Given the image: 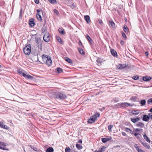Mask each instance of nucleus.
<instances>
[{
    "label": "nucleus",
    "mask_w": 152,
    "mask_h": 152,
    "mask_svg": "<svg viewBox=\"0 0 152 152\" xmlns=\"http://www.w3.org/2000/svg\"><path fill=\"white\" fill-rule=\"evenodd\" d=\"M146 102L145 100H142L140 102V104L141 106H142L145 104Z\"/></svg>",
    "instance_id": "33"
},
{
    "label": "nucleus",
    "mask_w": 152,
    "mask_h": 152,
    "mask_svg": "<svg viewBox=\"0 0 152 152\" xmlns=\"http://www.w3.org/2000/svg\"><path fill=\"white\" fill-rule=\"evenodd\" d=\"M71 149L69 147H67L65 149V152H70L71 151Z\"/></svg>",
    "instance_id": "37"
},
{
    "label": "nucleus",
    "mask_w": 152,
    "mask_h": 152,
    "mask_svg": "<svg viewBox=\"0 0 152 152\" xmlns=\"http://www.w3.org/2000/svg\"><path fill=\"white\" fill-rule=\"evenodd\" d=\"M79 142L80 143H82V140H80L79 141Z\"/></svg>",
    "instance_id": "61"
},
{
    "label": "nucleus",
    "mask_w": 152,
    "mask_h": 152,
    "mask_svg": "<svg viewBox=\"0 0 152 152\" xmlns=\"http://www.w3.org/2000/svg\"><path fill=\"white\" fill-rule=\"evenodd\" d=\"M18 72L20 75H22L23 77L26 74V73L24 72V71L20 69L18 70Z\"/></svg>",
    "instance_id": "9"
},
{
    "label": "nucleus",
    "mask_w": 152,
    "mask_h": 152,
    "mask_svg": "<svg viewBox=\"0 0 152 152\" xmlns=\"http://www.w3.org/2000/svg\"><path fill=\"white\" fill-rule=\"evenodd\" d=\"M65 60L68 63H69L70 64L72 63V60L69 58L67 57H65L64 58Z\"/></svg>",
    "instance_id": "25"
},
{
    "label": "nucleus",
    "mask_w": 152,
    "mask_h": 152,
    "mask_svg": "<svg viewBox=\"0 0 152 152\" xmlns=\"http://www.w3.org/2000/svg\"><path fill=\"white\" fill-rule=\"evenodd\" d=\"M53 149L52 147H50L48 148L46 150L47 152H53Z\"/></svg>",
    "instance_id": "30"
},
{
    "label": "nucleus",
    "mask_w": 152,
    "mask_h": 152,
    "mask_svg": "<svg viewBox=\"0 0 152 152\" xmlns=\"http://www.w3.org/2000/svg\"><path fill=\"white\" fill-rule=\"evenodd\" d=\"M111 26L113 28H115V25L114 23L113 22V21L112 20H110L109 21Z\"/></svg>",
    "instance_id": "27"
},
{
    "label": "nucleus",
    "mask_w": 152,
    "mask_h": 152,
    "mask_svg": "<svg viewBox=\"0 0 152 152\" xmlns=\"http://www.w3.org/2000/svg\"><path fill=\"white\" fill-rule=\"evenodd\" d=\"M57 72L59 73H61L62 72V70L61 69L58 68L57 69Z\"/></svg>",
    "instance_id": "40"
},
{
    "label": "nucleus",
    "mask_w": 152,
    "mask_h": 152,
    "mask_svg": "<svg viewBox=\"0 0 152 152\" xmlns=\"http://www.w3.org/2000/svg\"><path fill=\"white\" fill-rule=\"evenodd\" d=\"M143 137L145 140L148 142H150V141L148 137L146 136V135L145 134H144L143 135Z\"/></svg>",
    "instance_id": "26"
},
{
    "label": "nucleus",
    "mask_w": 152,
    "mask_h": 152,
    "mask_svg": "<svg viewBox=\"0 0 152 152\" xmlns=\"http://www.w3.org/2000/svg\"><path fill=\"white\" fill-rule=\"evenodd\" d=\"M99 22L100 24H102L103 23V22H102V20H99Z\"/></svg>",
    "instance_id": "55"
},
{
    "label": "nucleus",
    "mask_w": 152,
    "mask_h": 152,
    "mask_svg": "<svg viewBox=\"0 0 152 152\" xmlns=\"http://www.w3.org/2000/svg\"><path fill=\"white\" fill-rule=\"evenodd\" d=\"M111 54L113 55V56L115 57L117 55V52L115 51L113 49H111Z\"/></svg>",
    "instance_id": "17"
},
{
    "label": "nucleus",
    "mask_w": 152,
    "mask_h": 152,
    "mask_svg": "<svg viewBox=\"0 0 152 152\" xmlns=\"http://www.w3.org/2000/svg\"><path fill=\"white\" fill-rule=\"evenodd\" d=\"M99 114L98 113L94 115L91 116L90 117V119L88 120V122L89 123H94L97 118L99 116Z\"/></svg>",
    "instance_id": "3"
},
{
    "label": "nucleus",
    "mask_w": 152,
    "mask_h": 152,
    "mask_svg": "<svg viewBox=\"0 0 152 152\" xmlns=\"http://www.w3.org/2000/svg\"><path fill=\"white\" fill-rule=\"evenodd\" d=\"M134 134L135 136L137 137V135L139 134L137 133H134Z\"/></svg>",
    "instance_id": "57"
},
{
    "label": "nucleus",
    "mask_w": 152,
    "mask_h": 152,
    "mask_svg": "<svg viewBox=\"0 0 152 152\" xmlns=\"http://www.w3.org/2000/svg\"><path fill=\"white\" fill-rule=\"evenodd\" d=\"M148 104H152V98L149 99L148 101Z\"/></svg>",
    "instance_id": "44"
},
{
    "label": "nucleus",
    "mask_w": 152,
    "mask_h": 152,
    "mask_svg": "<svg viewBox=\"0 0 152 152\" xmlns=\"http://www.w3.org/2000/svg\"><path fill=\"white\" fill-rule=\"evenodd\" d=\"M37 14H38V13L41 14V13H42V10H39L38 9L37 10Z\"/></svg>",
    "instance_id": "47"
},
{
    "label": "nucleus",
    "mask_w": 152,
    "mask_h": 152,
    "mask_svg": "<svg viewBox=\"0 0 152 152\" xmlns=\"http://www.w3.org/2000/svg\"><path fill=\"white\" fill-rule=\"evenodd\" d=\"M126 66L125 64H118L116 65V67L118 69H122L124 68Z\"/></svg>",
    "instance_id": "8"
},
{
    "label": "nucleus",
    "mask_w": 152,
    "mask_h": 152,
    "mask_svg": "<svg viewBox=\"0 0 152 152\" xmlns=\"http://www.w3.org/2000/svg\"><path fill=\"white\" fill-rule=\"evenodd\" d=\"M95 152H102V151H100V149H99L98 151H95Z\"/></svg>",
    "instance_id": "59"
},
{
    "label": "nucleus",
    "mask_w": 152,
    "mask_h": 152,
    "mask_svg": "<svg viewBox=\"0 0 152 152\" xmlns=\"http://www.w3.org/2000/svg\"><path fill=\"white\" fill-rule=\"evenodd\" d=\"M148 116L149 118H150L151 119H152V114L151 113H149L148 114Z\"/></svg>",
    "instance_id": "54"
},
{
    "label": "nucleus",
    "mask_w": 152,
    "mask_h": 152,
    "mask_svg": "<svg viewBox=\"0 0 152 152\" xmlns=\"http://www.w3.org/2000/svg\"><path fill=\"white\" fill-rule=\"evenodd\" d=\"M24 53L27 55H29L31 53V47L30 45H28L26 46L23 49Z\"/></svg>",
    "instance_id": "2"
},
{
    "label": "nucleus",
    "mask_w": 152,
    "mask_h": 152,
    "mask_svg": "<svg viewBox=\"0 0 152 152\" xmlns=\"http://www.w3.org/2000/svg\"><path fill=\"white\" fill-rule=\"evenodd\" d=\"M76 146L77 148L78 149H81L82 148V146L78 144H76Z\"/></svg>",
    "instance_id": "31"
},
{
    "label": "nucleus",
    "mask_w": 152,
    "mask_h": 152,
    "mask_svg": "<svg viewBox=\"0 0 152 152\" xmlns=\"http://www.w3.org/2000/svg\"><path fill=\"white\" fill-rule=\"evenodd\" d=\"M131 120L133 123H135L140 120V118L138 117L134 118H131Z\"/></svg>",
    "instance_id": "15"
},
{
    "label": "nucleus",
    "mask_w": 152,
    "mask_h": 152,
    "mask_svg": "<svg viewBox=\"0 0 152 152\" xmlns=\"http://www.w3.org/2000/svg\"><path fill=\"white\" fill-rule=\"evenodd\" d=\"M84 19L87 23H90V18L88 15H85L84 17Z\"/></svg>",
    "instance_id": "13"
},
{
    "label": "nucleus",
    "mask_w": 152,
    "mask_h": 152,
    "mask_svg": "<svg viewBox=\"0 0 152 152\" xmlns=\"http://www.w3.org/2000/svg\"><path fill=\"white\" fill-rule=\"evenodd\" d=\"M36 15L37 17L38 20L40 21H42V19L40 13L37 14Z\"/></svg>",
    "instance_id": "21"
},
{
    "label": "nucleus",
    "mask_w": 152,
    "mask_h": 152,
    "mask_svg": "<svg viewBox=\"0 0 152 152\" xmlns=\"http://www.w3.org/2000/svg\"><path fill=\"white\" fill-rule=\"evenodd\" d=\"M79 44L80 45H82V44L81 42H80Z\"/></svg>",
    "instance_id": "63"
},
{
    "label": "nucleus",
    "mask_w": 152,
    "mask_h": 152,
    "mask_svg": "<svg viewBox=\"0 0 152 152\" xmlns=\"http://www.w3.org/2000/svg\"><path fill=\"white\" fill-rule=\"evenodd\" d=\"M4 125V124L3 123H1V125H0V127H1V128H3Z\"/></svg>",
    "instance_id": "51"
},
{
    "label": "nucleus",
    "mask_w": 152,
    "mask_h": 152,
    "mask_svg": "<svg viewBox=\"0 0 152 152\" xmlns=\"http://www.w3.org/2000/svg\"><path fill=\"white\" fill-rule=\"evenodd\" d=\"M145 55L146 56H148V53L147 52H146L145 53Z\"/></svg>",
    "instance_id": "58"
},
{
    "label": "nucleus",
    "mask_w": 152,
    "mask_h": 152,
    "mask_svg": "<svg viewBox=\"0 0 152 152\" xmlns=\"http://www.w3.org/2000/svg\"><path fill=\"white\" fill-rule=\"evenodd\" d=\"M142 130V129H134V130L133 131V132H139Z\"/></svg>",
    "instance_id": "36"
},
{
    "label": "nucleus",
    "mask_w": 152,
    "mask_h": 152,
    "mask_svg": "<svg viewBox=\"0 0 152 152\" xmlns=\"http://www.w3.org/2000/svg\"><path fill=\"white\" fill-rule=\"evenodd\" d=\"M122 134L124 136H126L127 135L126 134L125 132H122Z\"/></svg>",
    "instance_id": "56"
},
{
    "label": "nucleus",
    "mask_w": 152,
    "mask_h": 152,
    "mask_svg": "<svg viewBox=\"0 0 152 152\" xmlns=\"http://www.w3.org/2000/svg\"><path fill=\"white\" fill-rule=\"evenodd\" d=\"M151 77L148 76H145L142 77L143 80L145 81H148L151 79Z\"/></svg>",
    "instance_id": "6"
},
{
    "label": "nucleus",
    "mask_w": 152,
    "mask_h": 152,
    "mask_svg": "<svg viewBox=\"0 0 152 152\" xmlns=\"http://www.w3.org/2000/svg\"><path fill=\"white\" fill-rule=\"evenodd\" d=\"M109 140V139L108 138H102V141L103 143H105Z\"/></svg>",
    "instance_id": "34"
},
{
    "label": "nucleus",
    "mask_w": 152,
    "mask_h": 152,
    "mask_svg": "<svg viewBox=\"0 0 152 152\" xmlns=\"http://www.w3.org/2000/svg\"><path fill=\"white\" fill-rule=\"evenodd\" d=\"M86 37L90 43L91 44L92 43V40L89 36L87 34L86 35Z\"/></svg>",
    "instance_id": "20"
},
{
    "label": "nucleus",
    "mask_w": 152,
    "mask_h": 152,
    "mask_svg": "<svg viewBox=\"0 0 152 152\" xmlns=\"http://www.w3.org/2000/svg\"><path fill=\"white\" fill-rule=\"evenodd\" d=\"M68 5L72 9L75 8L76 7V5L74 4L72 0L68 1Z\"/></svg>",
    "instance_id": "5"
},
{
    "label": "nucleus",
    "mask_w": 152,
    "mask_h": 152,
    "mask_svg": "<svg viewBox=\"0 0 152 152\" xmlns=\"http://www.w3.org/2000/svg\"><path fill=\"white\" fill-rule=\"evenodd\" d=\"M56 39L58 41L60 42L61 44H62L63 43V42L61 39V38L59 37V36H57L56 37Z\"/></svg>",
    "instance_id": "28"
},
{
    "label": "nucleus",
    "mask_w": 152,
    "mask_h": 152,
    "mask_svg": "<svg viewBox=\"0 0 152 152\" xmlns=\"http://www.w3.org/2000/svg\"><path fill=\"white\" fill-rule=\"evenodd\" d=\"M139 77L137 76H134L132 77V78L135 80H137L138 79Z\"/></svg>",
    "instance_id": "45"
},
{
    "label": "nucleus",
    "mask_w": 152,
    "mask_h": 152,
    "mask_svg": "<svg viewBox=\"0 0 152 152\" xmlns=\"http://www.w3.org/2000/svg\"><path fill=\"white\" fill-rule=\"evenodd\" d=\"M18 72L20 75H22L23 77L26 74V73L24 72V71L20 69L18 70Z\"/></svg>",
    "instance_id": "10"
},
{
    "label": "nucleus",
    "mask_w": 152,
    "mask_h": 152,
    "mask_svg": "<svg viewBox=\"0 0 152 152\" xmlns=\"http://www.w3.org/2000/svg\"><path fill=\"white\" fill-rule=\"evenodd\" d=\"M42 57V61L45 63L48 66H50L52 64V61L50 57L49 56L43 55Z\"/></svg>",
    "instance_id": "1"
},
{
    "label": "nucleus",
    "mask_w": 152,
    "mask_h": 152,
    "mask_svg": "<svg viewBox=\"0 0 152 152\" xmlns=\"http://www.w3.org/2000/svg\"><path fill=\"white\" fill-rule=\"evenodd\" d=\"M58 31L61 34H65L64 29L61 28H59Z\"/></svg>",
    "instance_id": "18"
},
{
    "label": "nucleus",
    "mask_w": 152,
    "mask_h": 152,
    "mask_svg": "<svg viewBox=\"0 0 152 152\" xmlns=\"http://www.w3.org/2000/svg\"><path fill=\"white\" fill-rule=\"evenodd\" d=\"M149 111L151 112H152V108L151 109L149 110Z\"/></svg>",
    "instance_id": "62"
},
{
    "label": "nucleus",
    "mask_w": 152,
    "mask_h": 152,
    "mask_svg": "<svg viewBox=\"0 0 152 152\" xmlns=\"http://www.w3.org/2000/svg\"><path fill=\"white\" fill-rule=\"evenodd\" d=\"M125 130L126 132H129L130 133L132 134V130L127 128H126L125 129Z\"/></svg>",
    "instance_id": "38"
},
{
    "label": "nucleus",
    "mask_w": 152,
    "mask_h": 152,
    "mask_svg": "<svg viewBox=\"0 0 152 152\" xmlns=\"http://www.w3.org/2000/svg\"><path fill=\"white\" fill-rule=\"evenodd\" d=\"M54 13L57 15H58V12L55 9L53 10Z\"/></svg>",
    "instance_id": "48"
},
{
    "label": "nucleus",
    "mask_w": 152,
    "mask_h": 152,
    "mask_svg": "<svg viewBox=\"0 0 152 152\" xmlns=\"http://www.w3.org/2000/svg\"><path fill=\"white\" fill-rule=\"evenodd\" d=\"M113 127V126L112 125H110L108 126V130L110 132H111L112 131V129Z\"/></svg>",
    "instance_id": "35"
},
{
    "label": "nucleus",
    "mask_w": 152,
    "mask_h": 152,
    "mask_svg": "<svg viewBox=\"0 0 152 152\" xmlns=\"http://www.w3.org/2000/svg\"><path fill=\"white\" fill-rule=\"evenodd\" d=\"M9 127H8L7 125H4L3 126V129H5L8 130L9 129Z\"/></svg>",
    "instance_id": "43"
},
{
    "label": "nucleus",
    "mask_w": 152,
    "mask_h": 152,
    "mask_svg": "<svg viewBox=\"0 0 152 152\" xmlns=\"http://www.w3.org/2000/svg\"><path fill=\"white\" fill-rule=\"evenodd\" d=\"M149 119V116L146 115H144L143 117L142 120L145 121H147Z\"/></svg>",
    "instance_id": "14"
},
{
    "label": "nucleus",
    "mask_w": 152,
    "mask_h": 152,
    "mask_svg": "<svg viewBox=\"0 0 152 152\" xmlns=\"http://www.w3.org/2000/svg\"><path fill=\"white\" fill-rule=\"evenodd\" d=\"M59 98L61 99H63L66 97V96L63 94H61L59 95Z\"/></svg>",
    "instance_id": "22"
},
{
    "label": "nucleus",
    "mask_w": 152,
    "mask_h": 152,
    "mask_svg": "<svg viewBox=\"0 0 152 152\" xmlns=\"http://www.w3.org/2000/svg\"><path fill=\"white\" fill-rule=\"evenodd\" d=\"M29 24L31 27H33L35 25V22L34 19L31 18L29 20Z\"/></svg>",
    "instance_id": "11"
},
{
    "label": "nucleus",
    "mask_w": 152,
    "mask_h": 152,
    "mask_svg": "<svg viewBox=\"0 0 152 152\" xmlns=\"http://www.w3.org/2000/svg\"><path fill=\"white\" fill-rule=\"evenodd\" d=\"M106 148V147L105 146L102 147L101 148L99 149H100V151H102V152L104 151L105 148Z\"/></svg>",
    "instance_id": "42"
},
{
    "label": "nucleus",
    "mask_w": 152,
    "mask_h": 152,
    "mask_svg": "<svg viewBox=\"0 0 152 152\" xmlns=\"http://www.w3.org/2000/svg\"><path fill=\"white\" fill-rule=\"evenodd\" d=\"M24 77L27 79H29L30 80H32L34 78V77L33 76L26 73L24 75Z\"/></svg>",
    "instance_id": "7"
},
{
    "label": "nucleus",
    "mask_w": 152,
    "mask_h": 152,
    "mask_svg": "<svg viewBox=\"0 0 152 152\" xmlns=\"http://www.w3.org/2000/svg\"><path fill=\"white\" fill-rule=\"evenodd\" d=\"M134 147L135 148L136 150L138 151L140 149L139 148V147L138 146L137 144H135L134 145Z\"/></svg>",
    "instance_id": "39"
},
{
    "label": "nucleus",
    "mask_w": 152,
    "mask_h": 152,
    "mask_svg": "<svg viewBox=\"0 0 152 152\" xmlns=\"http://www.w3.org/2000/svg\"><path fill=\"white\" fill-rule=\"evenodd\" d=\"M96 61L98 63H101L102 62V60L101 58H98L96 60Z\"/></svg>",
    "instance_id": "41"
},
{
    "label": "nucleus",
    "mask_w": 152,
    "mask_h": 152,
    "mask_svg": "<svg viewBox=\"0 0 152 152\" xmlns=\"http://www.w3.org/2000/svg\"><path fill=\"white\" fill-rule=\"evenodd\" d=\"M34 2L37 4H38L39 3V0H34Z\"/></svg>",
    "instance_id": "52"
},
{
    "label": "nucleus",
    "mask_w": 152,
    "mask_h": 152,
    "mask_svg": "<svg viewBox=\"0 0 152 152\" xmlns=\"http://www.w3.org/2000/svg\"><path fill=\"white\" fill-rule=\"evenodd\" d=\"M132 106L130 104L127 103H122L121 104V106L122 107H128V106Z\"/></svg>",
    "instance_id": "16"
},
{
    "label": "nucleus",
    "mask_w": 152,
    "mask_h": 152,
    "mask_svg": "<svg viewBox=\"0 0 152 152\" xmlns=\"http://www.w3.org/2000/svg\"><path fill=\"white\" fill-rule=\"evenodd\" d=\"M120 43L122 45H123L124 44V41L121 40V41Z\"/></svg>",
    "instance_id": "49"
},
{
    "label": "nucleus",
    "mask_w": 152,
    "mask_h": 152,
    "mask_svg": "<svg viewBox=\"0 0 152 152\" xmlns=\"http://www.w3.org/2000/svg\"><path fill=\"white\" fill-rule=\"evenodd\" d=\"M43 39L45 41L48 42L50 40V35L48 33H46L43 37Z\"/></svg>",
    "instance_id": "4"
},
{
    "label": "nucleus",
    "mask_w": 152,
    "mask_h": 152,
    "mask_svg": "<svg viewBox=\"0 0 152 152\" xmlns=\"http://www.w3.org/2000/svg\"><path fill=\"white\" fill-rule=\"evenodd\" d=\"M1 123H2V122H0V125H1Z\"/></svg>",
    "instance_id": "64"
},
{
    "label": "nucleus",
    "mask_w": 152,
    "mask_h": 152,
    "mask_svg": "<svg viewBox=\"0 0 152 152\" xmlns=\"http://www.w3.org/2000/svg\"><path fill=\"white\" fill-rule=\"evenodd\" d=\"M145 146L148 149H150V146L148 145H145Z\"/></svg>",
    "instance_id": "50"
},
{
    "label": "nucleus",
    "mask_w": 152,
    "mask_h": 152,
    "mask_svg": "<svg viewBox=\"0 0 152 152\" xmlns=\"http://www.w3.org/2000/svg\"><path fill=\"white\" fill-rule=\"evenodd\" d=\"M140 112V111L139 110H133L131 112L134 115H138Z\"/></svg>",
    "instance_id": "12"
},
{
    "label": "nucleus",
    "mask_w": 152,
    "mask_h": 152,
    "mask_svg": "<svg viewBox=\"0 0 152 152\" xmlns=\"http://www.w3.org/2000/svg\"><path fill=\"white\" fill-rule=\"evenodd\" d=\"M22 13V10H21L20 11V16L21 15Z\"/></svg>",
    "instance_id": "60"
},
{
    "label": "nucleus",
    "mask_w": 152,
    "mask_h": 152,
    "mask_svg": "<svg viewBox=\"0 0 152 152\" xmlns=\"http://www.w3.org/2000/svg\"><path fill=\"white\" fill-rule=\"evenodd\" d=\"M6 145L5 144H4V143L0 142V149H2L3 150H6V149H4L3 147V146ZM6 150H7V149H6Z\"/></svg>",
    "instance_id": "24"
},
{
    "label": "nucleus",
    "mask_w": 152,
    "mask_h": 152,
    "mask_svg": "<svg viewBox=\"0 0 152 152\" xmlns=\"http://www.w3.org/2000/svg\"><path fill=\"white\" fill-rule=\"evenodd\" d=\"M78 50L79 53L81 55H83L84 54V52L82 49L81 48H79L78 49Z\"/></svg>",
    "instance_id": "32"
},
{
    "label": "nucleus",
    "mask_w": 152,
    "mask_h": 152,
    "mask_svg": "<svg viewBox=\"0 0 152 152\" xmlns=\"http://www.w3.org/2000/svg\"><path fill=\"white\" fill-rule=\"evenodd\" d=\"M49 2L52 4H55L57 3L56 0H48Z\"/></svg>",
    "instance_id": "29"
},
{
    "label": "nucleus",
    "mask_w": 152,
    "mask_h": 152,
    "mask_svg": "<svg viewBox=\"0 0 152 152\" xmlns=\"http://www.w3.org/2000/svg\"><path fill=\"white\" fill-rule=\"evenodd\" d=\"M123 29L124 31L126 33H128L129 32V29L127 26L125 25L123 27Z\"/></svg>",
    "instance_id": "23"
},
{
    "label": "nucleus",
    "mask_w": 152,
    "mask_h": 152,
    "mask_svg": "<svg viewBox=\"0 0 152 152\" xmlns=\"http://www.w3.org/2000/svg\"><path fill=\"white\" fill-rule=\"evenodd\" d=\"M122 36L125 39H126V34H125V33H122Z\"/></svg>",
    "instance_id": "46"
},
{
    "label": "nucleus",
    "mask_w": 152,
    "mask_h": 152,
    "mask_svg": "<svg viewBox=\"0 0 152 152\" xmlns=\"http://www.w3.org/2000/svg\"><path fill=\"white\" fill-rule=\"evenodd\" d=\"M137 126L142 128L144 126V124L141 122H138L136 124Z\"/></svg>",
    "instance_id": "19"
},
{
    "label": "nucleus",
    "mask_w": 152,
    "mask_h": 152,
    "mask_svg": "<svg viewBox=\"0 0 152 152\" xmlns=\"http://www.w3.org/2000/svg\"><path fill=\"white\" fill-rule=\"evenodd\" d=\"M137 151L138 152H145L144 151L142 150L141 149H140L139 150Z\"/></svg>",
    "instance_id": "53"
}]
</instances>
